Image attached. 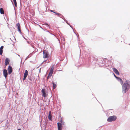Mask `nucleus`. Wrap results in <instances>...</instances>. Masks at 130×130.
I'll return each mask as SVG.
<instances>
[{"mask_svg": "<svg viewBox=\"0 0 130 130\" xmlns=\"http://www.w3.org/2000/svg\"><path fill=\"white\" fill-rule=\"evenodd\" d=\"M17 130H21V129H18Z\"/></svg>", "mask_w": 130, "mask_h": 130, "instance_id": "obj_24", "label": "nucleus"}, {"mask_svg": "<svg viewBox=\"0 0 130 130\" xmlns=\"http://www.w3.org/2000/svg\"><path fill=\"white\" fill-rule=\"evenodd\" d=\"M28 71L27 70H26L24 74V78L23 79L24 80H25L26 79L27 75H28Z\"/></svg>", "mask_w": 130, "mask_h": 130, "instance_id": "obj_8", "label": "nucleus"}, {"mask_svg": "<svg viewBox=\"0 0 130 130\" xmlns=\"http://www.w3.org/2000/svg\"><path fill=\"white\" fill-rule=\"evenodd\" d=\"M57 124L58 130H61L62 127V124L61 123H58Z\"/></svg>", "mask_w": 130, "mask_h": 130, "instance_id": "obj_6", "label": "nucleus"}, {"mask_svg": "<svg viewBox=\"0 0 130 130\" xmlns=\"http://www.w3.org/2000/svg\"><path fill=\"white\" fill-rule=\"evenodd\" d=\"M48 119L50 120H51L52 119V115L51 112V111H50L49 112V115L48 117Z\"/></svg>", "mask_w": 130, "mask_h": 130, "instance_id": "obj_13", "label": "nucleus"}, {"mask_svg": "<svg viewBox=\"0 0 130 130\" xmlns=\"http://www.w3.org/2000/svg\"><path fill=\"white\" fill-rule=\"evenodd\" d=\"M117 117L116 116H110L107 119V121L109 122H112L115 121Z\"/></svg>", "mask_w": 130, "mask_h": 130, "instance_id": "obj_2", "label": "nucleus"}, {"mask_svg": "<svg viewBox=\"0 0 130 130\" xmlns=\"http://www.w3.org/2000/svg\"><path fill=\"white\" fill-rule=\"evenodd\" d=\"M8 71L9 74H11L12 72V67L10 66H8Z\"/></svg>", "mask_w": 130, "mask_h": 130, "instance_id": "obj_7", "label": "nucleus"}, {"mask_svg": "<svg viewBox=\"0 0 130 130\" xmlns=\"http://www.w3.org/2000/svg\"><path fill=\"white\" fill-rule=\"evenodd\" d=\"M114 75V76H115V77L116 78H117V79H118L119 77H117L116 76V75L114 74H113Z\"/></svg>", "mask_w": 130, "mask_h": 130, "instance_id": "obj_21", "label": "nucleus"}, {"mask_svg": "<svg viewBox=\"0 0 130 130\" xmlns=\"http://www.w3.org/2000/svg\"><path fill=\"white\" fill-rule=\"evenodd\" d=\"M3 53V50H0V54L2 55Z\"/></svg>", "mask_w": 130, "mask_h": 130, "instance_id": "obj_19", "label": "nucleus"}, {"mask_svg": "<svg viewBox=\"0 0 130 130\" xmlns=\"http://www.w3.org/2000/svg\"><path fill=\"white\" fill-rule=\"evenodd\" d=\"M53 12V13H55L56 14V12H54V11Z\"/></svg>", "mask_w": 130, "mask_h": 130, "instance_id": "obj_23", "label": "nucleus"}, {"mask_svg": "<svg viewBox=\"0 0 130 130\" xmlns=\"http://www.w3.org/2000/svg\"><path fill=\"white\" fill-rule=\"evenodd\" d=\"M130 82L129 80H126L122 86V92L125 93L130 88Z\"/></svg>", "mask_w": 130, "mask_h": 130, "instance_id": "obj_1", "label": "nucleus"}, {"mask_svg": "<svg viewBox=\"0 0 130 130\" xmlns=\"http://www.w3.org/2000/svg\"><path fill=\"white\" fill-rule=\"evenodd\" d=\"M50 11L51 12H54V11H53V10H50Z\"/></svg>", "mask_w": 130, "mask_h": 130, "instance_id": "obj_22", "label": "nucleus"}, {"mask_svg": "<svg viewBox=\"0 0 130 130\" xmlns=\"http://www.w3.org/2000/svg\"><path fill=\"white\" fill-rule=\"evenodd\" d=\"M9 60L8 58H6L5 59V65L6 66L9 64Z\"/></svg>", "mask_w": 130, "mask_h": 130, "instance_id": "obj_12", "label": "nucleus"}, {"mask_svg": "<svg viewBox=\"0 0 130 130\" xmlns=\"http://www.w3.org/2000/svg\"><path fill=\"white\" fill-rule=\"evenodd\" d=\"M112 69L113 71L117 74L119 75V73L118 70L115 68H113Z\"/></svg>", "mask_w": 130, "mask_h": 130, "instance_id": "obj_11", "label": "nucleus"}, {"mask_svg": "<svg viewBox=\"0 0 130 130\" xmlns=\"http://www.w3.org/2000/svg\"><path fill=\"white\" fill-rule=\"evenodd\" d=\"M43 58H48L49 57V53L46 50L43 51Z\"/></svg>", "mask_w": 130, "mask_h": 130, "instance_id": "obj_4", "label": "nucleus"}, {"mask_svg": "<svg viewBox=\"0 0 130 130\" xmlns=\"http://www.w3.org/2000/svg\"><path fill=\"white\" fill-rule=\"evenodd\" d=\"M0 13L2 14H4V10L2 8H1L0 9Z\"/></svg>", "mask_w": 130, "mask_h": 130, "instance_id": "obj_14", "label": "nucleus"}, {"mask_svg": "<svg viewBox=\"0 0 130 130\" xmlns=\"http://www.w3.org/2000/svg\"><path fill=\"white\" fill-rule=\"evenodd\" d=\"M3 74L5 77L6 78L7 76V71L6 70L4 69L3 71Z\"/></svg>", "mask_w": 130, "mask_h": 130, "instance_id": "obj_9", "label": "nucleus"}, {"mask_svg": "<svg viewBox=\"0 0 130 130\" xmlns=\"http://www.w3.org/2000/svg\"><path fill=\"white\" fill-rule=\"evenodd\" d=\"M41 92L42 93V96L44 97H45L47 96V95L45 93V89H42Z\"/></svg>", "mask_w": 130, "mask_h": 130, "instance_id": "obj_5", "label": "nucleus"}, {"mask_svg": "<svg viewBox=\"0 0 130 130\" xmlns=\"http://www.w3.org/2000/svg\"><path fill=\"white\" fill-rule=\"evenodd\" d=\"M118 80L120 82L121 84L122 85L123 84V81L120 78H119L118 79Z\"/></svg>", "mask_w": 130, "mask_h": 130, "instance_id": "obj_15", "label": "nucleus"}, {"mask_svg": "<svg viewBox=\"0 0 130 130\" xmlns=\"http://www.w3.org/2000/svg\"><path fill=\"white\" fill-rule=\"evenodd\" d=\"M3 48L4 46H1V47L0 48V50H3Z\"/></svg>", "mask_w": 130, "mask_h": 130, "instance_id": "obj_20", "label": "nucleus"}, {"mask_svg": "<svg viewBox=\"0 0 130 130\" xmlns=\"http://www.w3.org/2000/svg\"><path fill=\"white\" fill-rule=\"evenodd\" d=\"M16 26L17 27L18 29L19 32H21V27L20 24L19 23H17L16 24Z\"/></svg>", "mask_w": 130, "mask_h": 130, "instance_id": "obj_10", "label": "nucleus"}, {"mask_svg": "<svg viewBox=\"0 0 130 130\" xmlns=\"http://www.w3.org/2000/svg\"><path fill=\"white\" fill-rule=\"evenodd\" d=\"M56 14L57 16H59L60 17H61V16H62L61 14H60L59 13H56Z\"/></svg>", "mask_w": 130, "mask_h": 130, "instance_id": "obj_18", "label": "nucleus"}, {"mask_svg": "<svg viewBox=\"0 0 130 130\" xmlns=\"http://www.w3.org/2000/svg\"><path fill=\"white\" fill-rule=\"evenodd\" d=\"M13 1L14 2V4L15 5V6L16 7H17V3L16 0H13Z\"/></svg>", "mask_w": 130, "mask_h": 130, "instance_id": "obj_17", "label": "nucleus"}, {"mask_svg": "<svg viewBox=\"0 0 130 130\" xmlns=\"http://www.w3.org/2000/svg\"><path fill=\"white\" fill-rule=\"evenodd\" d=\"M53 87L54 89H55L56 88L57 86V85L56 84H55L54 82H53Z\"/></svg>", "mask_w": 130, "mask_h": 130, "instance_id": "obj_16", "label": "nucleus"}, {"mask_svg": "<svg viewBox=\"0 0 130 130\" xmlns=\"http://www.w3.org/2000/svg\"><path fill=\"white\" fill-rule=\"evenodd\" d=\"M54 65H53L51 68L50 71L47 77V79H48L50 78L51 76H52L53 72V70L54 69Z\"/></svg>", "mask_w": 130, "mask_h": 130, "instance_id": "obj_3", "label": "nucleus"}]
</instances>
